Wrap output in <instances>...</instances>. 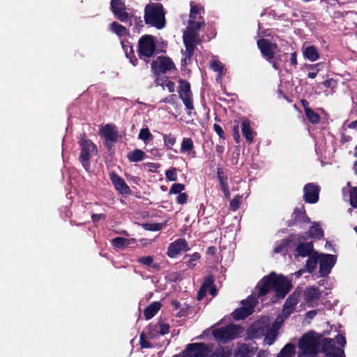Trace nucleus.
I'll return each mask as SVG.
<instances>
[{
    "label": "nucleus",
    "instance_id": "1",
    "mask_svg": "<svg viewBox=\"0 0 357 357\" xmlns=\"http://www.w3.org/2000/svg\"><path fill=\"white\" fill-rule=\"evenodd\" d=\"M256 288L258 289L259 297L264 296L273 290L278 299H283L292 289V284L282 274L278 275L272 271L260 280Z\"/></svg>",
    "mask_w": 357,
    "mask_h": 357
},
{
    "label": "nucleus",
    "instance_id": "2",
    "mask_svg": "<svg viewBox=\"0 0 357 357\" xmlns=\"http://www.w3.org/2000/svg\"><path fill=\"white\" fill-rule=\"evenodd\" d=\"M144 22L146 24L161 29L165 26V12L160 3L150 2L144 8Z\"/></svg>",
    "mask_w": 357,
    "mask_h": 357
},
{
    "label": "nucleus",
    "instance_id": "3",
    "mask_svg": "<svg viewBox=\"0 0 357 357\" xmlns=\"http://www.w3.org/2000/svg\"><path fill=\"white\" fill-rule=\"evenodd\" d=\"M78 144L81 150L79 161L82 167L88 171L90 168L91 158L98 153V147L91 139L86 138L85 135L79 139Z\"/></svg>",
    "mask_w": 357,
    "mask_h": 357
},
{
    "label": "nucleus",
    "instance_id": "4",
    "mask_svg": "<svg viewBox=\"0 0 357 357\" xmlns=\"http://www.w3.org/2000/svg\"><path fill=\"white\" fill-rule=\"evenodd\" d=\"M298 347L305 354L314 357L319 353L321 344L319 337H314L312 333H307L300 338Z\"/></svg>",
    "mask_w": 357,
    "mask_h": 357
},
{
    "label": "nucleus",
    "instance_id": "5",
    "mask_svg": "<svg viewBox=\"0 0 357 357\" xmlns=\"http://www.w3.org/2000/svg\"><path fill=\"white\" fill-rule=\"evenodd\" d=\"M211 350L203 342L188 344L181 352L182 357H208Z\"/></svg>",
    "mask_w": 357,
    "mask_h": 357
},
{
    "label": "nucleus",
    "instance_id": "6",
    "mask_svg": "<svg viewBox=\"0 0 357 357\" xmlns=\"http://www.w3.org/2000/svg\"><path fill=\"white\" fill-rule=\"evenodd\" d=\"M126 0H110V10L114 16L121 22L130 21L133 15L128 12Z\"/></svg>",
    "mask_w": 357,
    "mask_h": 357
},
{
    "label": "nucleus",
    "instance_id": "7",
    "mask_svg": "<svg viewBox=\"0 0 357 357\" xmlns=\"http://www.w3.org/2000/svg\"><path fill=\"white\" fill-rule=\"evenodd\" d=\"M174 69H176L175 64L168 56H158L157 60L153 61L151 63V70L157 77H158L160 74H165L167 71Z\"/></svg>",
    "mask_w": 357,
    "mask_h": 357
},
{
    "label": "nucleus",
    "instance_id": "8",
    "mask_svg": "<svg viewBox=\"0 0 357 357\" xmlns=\"http://www.w3.org/2000/svg\"><path fill=\"white\" fill-rule=\"evenodd\" d=\"M177 91L179 98L182 100L185 107V109L190 111L193 110L194 105L190 84L185 79H179Z\"/></svg>",
    "mask_w": 357,
    "mask_h": 357
},
{
    "label": "nucleus",
    "instance_id": "9",
    "mask_svg": "<svg viewBox=\"0 0 357 357\" xmlns=\"http://www.w3.org/2000/svg\"><path fill=\"white\" fill-rule=\"evenodd\" d=\"M155 52V44L151 35L142 36L138 41V55L142 59L151 57Z\"/></svg>",
    "mask_w": 357,
    "mask_h": 357
},
{
    "label": "nucleus",
    "instance_id": "10",
    "mask_svg": "<svg viewBox=\"0 0 357 357\" xmlns=\"http://www.w3.org/2000/svg\"><path fill=\"white\" fill-rule=\"evenodd\" d=\"M319 352L324 354V357H345L344 350L336 347L333 339L329 337L322 339Z\"/></svg>",
    "mask_w": 357,
    "mask_h": 357
},
{
    "label": "nucleus",
    "instance_id": "11",
    "mask_svg": "<svg viewBox=\"0 0 357 357\" xmlns=\"http://www.w3.org/2000/svg\"><path fill=\"white\" fill-rule=\"evenodd\" d=\"M239 332V326L231 324L226 327L215 328L212 334L217 340L227 341L237 337Z\"/></svg>",
    "mask_w": 357,
    "mask_h": 357
},
{
    "label": "nucleus",
    "instance_id": "12",
    "mask_svg": "<svg viewBox=\"0 0 357 357\" xmlns=\"http://www.w3.org/2000/svg\"><path fill=\"white\" fill-rule=\"evenodd\" d=\"M257 44L263 58L267 61H271L275 57L278 45L266 38L258 40Z\"/></svg>",
    "mask_w": 357,
    "mask_h": 357
},
{
    "label": "nucleus",
    "instance_id": "13",
    "mask_svg": "<svg viewBox=\"0 0 357 357\" xmlns=\"http://www.w3.org/2000/svg\"><path fill=\"white\" fill-rule=\"evenodd\" d=\"M241 303L243 306L235 310L232 313L233 318L237 321L245 319L254 311L255 303L252 300H243Z\"/></svg>",
    "mask_w": 357,
    "mask_h": 357
},
{
    "label": "nucleus",
    "instance_id": "14",
    "mask_svg": "<svg viewBox=\"0 0 357 357\" xmlns=\"http://www.w3.org/2000/svg\"><path fill=\"white\" fill-rule=\"evenodd\" d=\"M320 188L319 185L309 183L303 188V199L306 203L315 204L319 201Z\"/></svg>",
    "mask_w": 357,
    "mask_h": 357
},
{
    "label": "nucleus",
    "instance_id": "15",
    "mask_svg": "<svg viewBox=\"0 0 357 357\" xmlns=\"http://www.w3.org/2000/svg\"><path fill=\"white\" fill-rule=\"evenodd\" d=\"M190 247L188 242L184 238H178L171 243L167 248V255L171 258H174L181 252H188Z\"/></svg>",
    "mask_w": 357,
    "mask_h": 357
},
{
    "label": "nucleus",
    "instance_id": "16",
    "mask_svg": "<svg viewBox=\"0 0 357 357\" xmlns=\"http://www.w3.org/2000/svg\"><path fill=\"white\" fill-rule=\"evenodd\" d=\"M319 273L321 276L327 275L335 263V257L330 254L319 255Z\"/></svg>",
    "mask_w": 357,
    "mask_h": 357
},
{
    "label": "nucleus",
    "instance_id": "17",
    "mask_svg": "<svg viewBox=\"0 0 357 357\" xmlns=\"http://www.w3.org/2000/svg\"><path fill=\"white\" fill-rule=\"evenodd\" d=\"M110 180L114 186V188L121 194L123 195H128L132 193L129 186L126 183L125 180L119 176L115 172H112L109 174Z\"/></svg>",
    "mask_w": 357,
    "mask_h": 357
},
{
    "label": "nucleus",
    "instance_id": "18",
    "mask_svg": "<svg viewBox=\"0 0 357 357\" xmlns=\"http://www.w3.org/2000/svg\"><path fill=\"white\" fill-rule=\"evenodd\" d=\"M301 295V290L296 289L287 298L284 305L283 312L286 317L289 316L295 310L296 305L298 304L299 298Z\"/></svg>",
    "mask_w": 357,
    "mask_h": 357
},
{
    "label": "nucleus",
    "instance_id": "19",
    "mask_svg": "<svg viewBox=\"0 0 357 357\" xmlns=\"http://www.w3.org/2000/svg\"><path fill=\"white\" fill-rule=\"evenodd\" d=\"M101 134L106 140V146H109L108 141L116 142L118 140V131L116 130V126L112 124H106L101 128Z\"/></svg>",
    "mask_w": 357,
    "mask_h": 357
},
{
    "label": "nucleus",
    "instance_id": "20",
    "mask_svg": "<svg viewBox=\"0 0 357 357\" xmlns=\"http://www.w3.org/2000/svg\"><path fill=\"white\" fill-rule=\"evenodd\" d=\"M256 351V347L243 343L238 347L234 354V357H253Z\"/></svg>",
    "mask_w": 357,
    "mask_h": 357
},
{
    "label": "nucleus",
    "instance_id": "21",
    "mask_svg": "<svg viewBox=\"0 0 357 357\" xmlns=\"http://www.w3.org/2000/svg\"><path fill=\"white\" fill-rule=\"evenodd\" d=\"M293 215H294L293 222L291 223L288 224L289 227L294 225L296 222H301V223L305 225V224H308L310 221V219L307 215L306 211L303 206L301 208H294Z\"/></svg>",
    "mask_w": 357,
    "mask_h": 357
},
{
    "label": "nucleus",
    "instance_id": "22",
    "mask_svg": "<svg viewBox=\"0 0 357 357\" xmlns=\"http://www.w3.org/2000/svg\"><path fill=\"white\" fill-rule=\"evenodd\" d=\"M301 236H305L306 240L307 237H310L314 239L321 240L324 238V231L321 228L319 223L314 222L313 225L310 227L308 231L305 234H300Z\"/></svg>",
    "mask_w": 357,
    "mask_h": 357
},
{
    "label": "nucleus",
    "instance_id": "23",
    "mask_svg": "<svg viewBox=\"0 0 357 357\" xmlns=\"http://www.w3.org/2000/svg\"><path fill=\"white\" fill-rule=\"evenodd\" d=\"M183 44L185 47V53L187 54V58L189 61H191V59L194 54L196 49V45H195V40L193 35L183 36Z\"/></svg>",
    "mask_w": 357,
    "mask_h": 357
},
{
    "label": "nucleus",
    "instance_id": "24",
    "mask_svg": "<svg viewBox=\"0 0 357 357\" xmlns=\"http://www.w3.org/2000/svg\"><path fill=\"white\" fill-rule=\"evenodd\" d=\"M304 300L305 303H310L319 300L321 297V292L318 287L312 286L307 287L303 291Z\"/></svg>",
    "mask_w": 357,
    "mask_h": 357
},
{
    "label": "nucleus",
    "instance_id": "25",
    "mask_svg": "<svg viewBox=\"0 0 357 357\" xmlns=\"http://www.w3.org/2000/svg\"><path fill=\"white\" fill-rule=\"evenodd\" d=\"M298 256L305 257L315 252L313 249L312 242L299 243L296 248Z\"/></svg>",
    "mask_w": 357,
    "mask_h": 357
},
{
    "label": "nucleus",
    "instance_id": "26",
    "mask_svg": "<svg viewBox=\"0 0 357 357\" xmlns=\"http://www.w3.org/2000/svg\"><path fill=\"white\" fill-rule=\"evenodd\" d=\"M180 152L183 154H192L193 158L195 157L196 152L195 151L193 141L191 138H183L181 144Z\"/></svg>",
    "mask_w": 357,
    "mask_h": 357
},
{
    "label": "nucleus",
    "instance_id": "27",
    "mask_svg": "<svg viewBox=\"0 0 357 357\" xmlns=\"http://www.w3.org/2000/svg\"><path fill=\"white\" fill-rule=\"evenodd\" d=\"M241 130L243 137L245 138L248 143L250 144L253 142V130L250 126V121L248 119H243L241 123Z\"/></svg>",
    "mask_w": 357,
    "mask_h": 357
},
{
    "label": "nucleus",
    "instance_id": "28",
    "mask_svg": "<svg viewBox=\"0 0 357 357\" xmlns=\"http://www.w3.org/2000/svg\"><path fill=\"white\" fill-rule=\"evenodd\" d=\"M162 305L159 301H154L149 305L144 310V316L149 320L153 318L160 310Z\"/></svg>",
    "mask_w": 357,
    "mask_h": 357
},
{
    "label": "nucleus",
    "instance_id": "29",
    "mask_svg": "<svg viewBox=\"0 0 357 357\" xmlns=\"http://www.w3.org/2000/svg\"><path fill=\"white\" fill-rule=\"evenodd\" d=\"M305 239V236H301L299 234H291L288 236V238L287 239L283 241L282 244L277 246L274 249V252L275 253H280L282 251L284 246H286L291 243H296L297 241H301V240L304 241Z\"/></svg>",
    "mask_w": 357,
    "mask_h": 357
},
{
    "label": "nucleus",
    "instance_id": "30",
    "mask_svg": "<svg viewBox=\"0 0 357 357\" xmlns=\"http://www.w3.org/2000/svg\"><path fill=\"white\" fill-rule=\"evenodd\" d=\"M319 259V255L317 252H313L312 255L308 256L306 261L305 269L309 273H312L317 267V262Z\"/></svg>",
    "mask_w": 357,
    "mask_h": 357
},
{
    "label": "nucleus",
    "instance_id": "31",
    "mask_svg": "<svg viewBox=\"0 0 357 357\" xmlns=\"http://www.w3.org/2000/svg\"><path fill=\"white\" fill-rule=\"evenodd\" d=\"M303 56L309 61L314 62L319 59V53L314 45H310L304 49Z\"/></svg>",
    "mask_w": 357,
    "mask_h": 357
},
{
    "label": "nucleus",
    "instance_id": "32",
    "mask_svg": "<svg viewBox=\"0 0 357 357\" xmlns=\"http://www.w3.org/2000/svg\"><path fill=\"white\" fill-rule=\"evenodd\" d=\"M145 155V153L143 151L135 149L134 151L128 153L127 158L130 162H138L143 160Z\"/></svg>",
    "mask_w": 357,
    "mask_h": 357
},
{
    "label": "nucleus",
    "instance_id": "33",
    "mask_svg": "<svg viewBox=\"0 0 357 357\" xmlns=\"http://www.w3.org/2000/svg\"><path fill=\"white\" fill-rule=\"evenodd\" d=\"M109 30L115 33L119 37L123 36L128 33L126 28L117 22H113L109 24Z\"/></svg>",
    "mask_w": 357,
    "mask_h": 357
},
{
    "label": "nucleus",
    "instance_id": "34",
    "mask_svg": "<svg viewBox=\"0 0 357 357\" xmlns=\"http://www.w3.org/2000/svg\"><path fill=\"white\" fill-rule=\"evenodd\" d=\"M294 354V345L291 343H288L280 350L277 357H293Z\"/></svg>",
    "mask_w": 357,
    "mask_h": 357
},
{
    "label": "nucleus",
    "instance_id": "35",
    "mask_svg": "<svg viewBox=\"0 0 357 357\" xmlns=\"http://www.w3.org/2000/svg\"><path fill=\"white\" fill-rule=\"evenodd\" d=\"M162 138L164 141V145L167 149H172V146L176 142V137L169 133V134H162Z\"/></svg>",
    "mask_w": 357,
    "mask_h": 357
},
{
    "label": "nucleus",
    "instance_id": "36",
    "mask_svg": "<svg viewBox=\"0 0 357 357\" xmlns=\"http://www.w3.org/2000/svg\"><path fill=\"white\" fill-rule=\"evenodd\" d=\"M321 63L315 64H305V68L309 70L307 77L311 79H314L317 77L318 73L320 70L319 66Z\"/></svg>",
    "mask_w": 357,
    "mask_h": 357
},
{
    "label": "nucleus",
    "instance_id": "37",
    "mask_svg": "<svg viewBox=\"0 0 357 357\" xmlns=\"http://www.w3.org/2000/svg\"><path fill=\"white\" fill-rule=\"evenodd\" d=\"M231 352L229 349H225L223 347H218L213 353L209 354V357H230Z\"/></svg>",
    "mask_w": 357,
    "mask_h": 357
},
{
    "label": "nucleus",
    "instance_id": "38",
    "mask_svg": "<svg viewBox=\"0 0 357 357\" xmlns=\"http://www.w3.org/2000/svg\"><path fill=\"white\" fill-rule=\"evenodd\" d=\"M305 116L307 119V120L312 124H317L319 123L321 117L319 114L317 112H315L314 110L311 109H307L306 112H305Z\"/></svg>",
    "mask_w": 357,
    "mask_h": 357
},
{
    "label": "nucleus",
    "instance_id": "39",
    "mask_svg": "<svg viewBox=\"0 0 357 357\" xmlns=\"http://www.w3.org/2000/svg\"><path fill=\"white\" fill-rule=\"evenodd\" d=\"M137 262L146 265V266L152 267L157 270L159 269V266L158 264H153V258L152 256L139 257V259H137Z\"/></svg>",
    "mask_w": 357,
    "mask_h": 357
},
{
    "label": "nucleus",
    "instance_id": "40",
    "mask_svg": "<svg viewBox=\"0 0 357 357\" xmlns=\"http://www.w3.org/2000/svg\"><path fill=\"white\" fill-rule=\"evenodd\" d=\"M217 177L220 182V188L229 187L228 185V177L224 173L221 168L217 169Z\"/></svg>",
    "mask_w": 357,
    "mask_h": 357
},
{
    "label": "nucleus",
    "instance_id": "41",
    "mask_svg": "<svg viewBox=\"0 0 357 357\" xmlns=\"http://www.w3.org/2000/svg\"><path fill=\"white\" fill-rule=\"evenodd\" d=\"M128 239L123 237H115L112 240L113 246L117 248H123L124 246L128 245Z\"/></svg>",
    "mask_w": 357,
    "mask_h": 357
},
{
    "label": "nucleus",
    "instance_id": "42",
    "mask_svg": "<svg viewBox=\"0 0 357 357\" xmlns=\"http://www.w3.org/2000/svg\"><path fill=\"white\" fill-rule=\"evenodd\" d=\"M165 224L163 223H144L142 224V227L146 231H160L162 229Z\"/></svg>",
    "mask_w": 357,
    "mask_h": 357
},
{
    "label": "nucleus",
    "instance_id": "43",
    "mask_svg": "<svg viewBox=\"0 0 357 357\" xmlns=\"http://www.w3.org/2000/svg\"><path fill=\"white\" fill-rule=\"evenodd\" d=\"M190 257L189 260L187 262V266L189 268H193L196 266V261H199L201 258V255L199 252H194L192 255H186L185 257Z\"/></svg>",
    "mask_w": 357,
    "mask_h": 357
},
{
    "label": "nucleus",
    "instance_id": "44",
    "mask_svg": "<svg viewBox=\"0 0 357 357\" xmlns=\"http://www.w3.org/2000/svg\"><path fill=\"white\" fill-rule=\"evenodd\" d=\"M153 327L155 328V331L156 333L158 332V328H159V333L162 335H166L169 332V325L167 324H159L158 326L157 325L149 326V330H151Z\"/></svg>",
    "mask_w": 357,
    "mask_h": 357
},
{
    "label": "nucleus",
    "instance_id": "45",
    "mask_svg": "<svg viewBox=\"0 0 357 357\" xmlns=\"http://www.w3.org/2000/svg\"><path fill=\"white\" fill-rule=\"evenodd\" d=\"M350 194V204L351 206L356 208H357V186L353 187L349 190Z\"/></svg>",
    "mask_w": 357,
    "mask_h": 357
},
{
    "label": "nucleus",
    "instance_id": "46",
    "mask_svg": "<svg viewBox=\"0 0 357 357\" xmlns=\"http://www.w3.org/2000/svg\"><path fill=\"white\" fill-rule=\"evenodd\" d=\"M165 176L168 181H176L177 180V169L176 167H171L169 169L166 170Z\"/></svg>",
    "mask_w": 357,
    "mask_h": 357
},
{
    "label": "nucleus",
    "instance_id": "47",
    "mask_svg": "<svg viewBox=\"0 0 357 357\" xmlns=\"http://www.w3.org/2000/svg\"><path fill=\"white\" fill-rule=\"evenodd\" d=\"M211 68L215 71L219 73V75L221 76L225 73V68L222 63L219 61H214L211 63Z\"/></svg>",
    "mask_w": 357,
    "mask_h": 357
},
{
    "label": "nucleus",
    "instance_id": "48",
    "mask_svg": "<svg viewBox=\"0 0 357 357\" xmlns=\"http://www.w3.org/2000/svg\"><path fill=\"white\" fill-rule=\"evenodd\" d=\"M151 137L152 135L148 128H142L138 136L139 139L143 140L144 142L148 141Z\"/></svg>",
    "mask_w": 357,
    "mask_h": 357
},
{
    "label": "nucleus",
    "instance_id": "49",
    "mask_svg": "<svg viewBox=\"0 0 357 357\" xmlns=\"http://www.w3.org/2000/svg\"><path fill=\"white\" fill-rule=\"evenodd\" d=\"M185 188V185L183 183H174L170 188L169 194H180Z\"/></svg>",
    "mask_w": 357,
    "mask_h": 357
},
{
    "label": "nucleus",
    "instance_id": "50",
    "mask_svg": "<svg viewBox=\"0 0 357 357\" xmlns=\"http://www.w3.org/2000/svg\"><path fill=\"white\" fill-rule=\"evenodd\" d=\"M242 198L241 195H236L231 201L229 204L230 209L232 211H236L240 206V200Z\"/></svg>",
    "mask_w": 357,
    "mask_h": 357
},
{
    "label": "nucleus",
    "instance_id": "51",
    "mask_svg": "<svg viewBox=\"0 0 357 357\" xmlns=\"http://www.w3.org/2000/svg\"><path fill=\"white\" fill-rule=\"evenodd\" d=\"M213 284H214V277L213 275L209 274L205 277L204 282L201 287H204V288L208 289Z\"/></svg>",
    "mask_w": 357,
    "mask_h": 357
},
{
    "label": "nucleus",
    "instance_id": "52",
    "mask_svg": "<svg viewBox=\"0 0 357 357\" xmlns=\"http://www.w3.org/2000/svg\"><path fill=\"white\" fill-rule=\"evenodd\" d=\"M205 24L204 20H202L201 21L196 22L194 20V22L192 24H188L187 29H190V30H194V31L197 32V31L199 30L201 27H202Z\"/></svg>",
    "mask_w": 357,
    "mask_h": 357
},
{
    "label": "nucleus",
    "instance_id": "53",
    "mask_svg": "<svg viewBox=\"0 0 357 357\" xmlns=\"http://www.w3.org/2000/svg\"><path fill=\"white\" fill-rule=\"evenodd\" d=\"M139 344L142 348H151V343L147 340L146 337L144 333L140 334Z\"/></svg>",
    "mask_w": 357,
    "mask_h": 357
},
{
    "label": "nucleus",
    "instance_id": "54",
    "mask_svg": "<svg viewBox=\"0 0 357 357\" xmlns=\"http://www.w3.org/2000/svg\"><path fill=\"white\" fill-rule=\"evenodd\" d=\"M233 136L235 142L238 143L240 142V134H239V125L238 122L234 121V125L233 126Z\"/></svg>",
    "mask_w": 357,
    "mask_h": 357
},
{
    "label": "nucleus",
    "instance_id": "55",
    "mask_svg": "<svg viewBox=\"0 0 357 357\" xmlns=\"http://www.w3.org/2000/svg\"><path fill=\"white\" fill-rule=\"evenodd\" d=\"M190 34L193 35L194 37H195V45L200 44L202 40L199 38V37L198 34L197 33V32L194 31V30H192V29L190 30V29H186V30L184 31L183 36H189Z\"/></svg>",
    "mask_w": 357,
    "mask_h": 357
},
{
    "label": "nucleus",
    "instance_id": "56",
    "mask_svg": "<svg viewBox=\"0 0 357 357\" xmlns=\"http://www.w3.org/2000/svg\"><path fill=\"white\" fill-rule=\"evenodd\" d=\"M213 130L220 139H222L223 140L225 139V138H226L225 133L222 128L220 125L215 123L213 125Z\"/></svg>",
    "mask_w": 357,
    "mask_h": 357
},
{
    "label": "nucleus",
    "instance_id": "57",
    "mask_svg": "<svg viewBox=\"0 0 357 357\" xmlns=\"http://www.w3.org/2000/svg\"><path fill=\"white\" fill-rule=\"evenodd\" d=\"M188 195L185 192L178 194L176 197V203L178 204H184L187 202Z\"/></svg>",
    "mask_w": 357,
    "mask_h": 357
},
{
    "label": "nucleus",
    "instance_id": "58",
    "mask_svg": "<svg viewBox=\"0 0 357 357\" xmlns=\"http://www.w3.org/2000/svg\"><path fill=\"white\" fill-rule=\"evenodd\" d=\"M336 84H337L336 81L333 78L328 79L322 82V84L326 88H328H328H334L336 86Z\"/></svg>",
    "mask_w": 357,
    "mask_h": 357
},
{
    "label": "nucleus",
    "instance_id": "59",
    "mask_svg": "<svg viewBox=\"0 0 357 357\" xmlns=\"http://www.w3.org/2000/svg\"><path fill=\"white\" fill-rule=\"evenodd\" d=\"M335 341L339 345H340L342 347H344L347 343L345 337L340 334L335 336Z\"/></svg>",
    "mask_w": 357,
    "mask_h": 357
},
{
    "label": "nucleus",
    "instance_id": "60",
    "mask_svg": "<svg viewBox=\"0 0 357 357\" xmlns=\"http://www.w3.org/2000/svg\"><path fill=\"white\" fill-rule=\"evenodd\" d=\"M207 291H208L207 289L204 288V287H200V288L197 292V300L202 301L206 295Z\"/></svg>",
    "mask_w": 357,
    "mask_h": 357
},
{
    "label": "nucleus",
    "instance_id": "61",
    "mask_svg": "<svg viewBox=\"0 0 357 357\" xmlns=\"http://www.w3.org/2000/svg\"><path fill=\"white\" fill-rule=\"evenodd\" d=\"M275 337H276L275 332H274V331L270 332L266 335L265 340H267L268 344L271 345L274 342Z\"/></svg>",
    "mask_w": 357,
    "mask_h": 357
},
{
    "label": "nucleus",
    "instance_id": "62",
    "mask_svg": "<svg viewBox=\"0 0 357 357\" xmlns=\"http://www.w3.org/2000/svg\"><path fill=\"white\" fill-rule=\"evenodd\" d=\"M105 218H106V215L102 213H100V214L93 213L91 215V220L95 223L98 222L101 220H105Z\"/></svg>",
    "mask_w": 357,
    "mask_h": 357
},
{
    "label": "nucleus",
    "instance_id": "63",
    "mask_svg": "<svg viewBox=\"0 0 357 357\" xmlns=\"http://www.w3.org/2000/svg\"><path fill=\"white\" fill-rule=\"evenodd\" d=\"M176 97V96L175 94H172V95L169 96L168 97L162 99L160 102L174 105L175 103Z\"/></svg>",
    "mask_w": 357,
    "mask_h": 357
},
{
    "label": "nucleus",
    "instance_id": "64",
    "mask_svg": "<svg viewBox=\"0 0 357 357\" xmlns=\"http://www.w3.org/2000/svg\"><path fill=\"white\" fill-rule=\"evenodd\" d=\"M165 86L167 88L170 93H173L175 91V84L172 81L168 80L165 83Z\"/></svg>",
    "mask_w": 357,
    "mask_h": 357
}]
</instances>
